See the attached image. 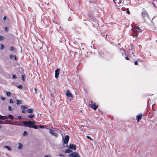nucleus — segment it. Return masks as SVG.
<instances>
[{
    "label": "nucleus",
    "mask_w": 157,
    "mask_h": 157,
    "mask_svg": "<svg viewBox=\"0 0 157 157\" xmlns=\"http://www.w3.org/2000/svg\"><path fill=\"white\" fill-rule=\"evenodd\" d=\"M6 94L7 96L10 97L11 95V93L9 92H7L6 93Z\"/></svg>",
    "instance_id": "obj_21"
},
{
    "label": "nucleus",
    "mask_w": 157,
    "mask_h": 157,
    "mask_svg": "<svg viewBox=\"0 0 157 157\" xmlns=\"http://www.w3.org/2000/svg\"><path fill=\"white\" fill-rule=\"evenodd\" d=\"M24 124V126L25 127H28L30 128H33L37 129L38 127L41 128H44V127L43 125H39L37 126L35 125H32L31 123V121H24L22 122Z\"/></svg>",
    "instance_id": "obj_1"
},
{
    "label": "nucleus",
    "mask_w": 157,
    "mask_h": 157,
    "mask_svg": "<svg viewBox=\"0 0 157 157\" xmlns=\"http://www.w3.org/2000/svg\"><path fill=\"white\" fill-rule=\"evenodd\" d=\"M134 64L135 65H137L138 64V62H137V61H135V63H134Z\"/></svg>",
    "instance_id": "obj_40"
},
{
    "label": "nucleus",
    "mask_w": 157,
    "mask_h": 157,
    "mask_svg": "<svg viewBox=\"0 0 157 157\" xmlns=\"http://www.w3.org/2000/svg\"><path fill=\"white\" fill-rule=\"evenodd\" d=\"M8 119L7 117L5 116H2V120H7Z\"/></svg>",
    "instance_id": "obj_16"
},
{
    "label": "nucleus",
    "mask_w": 157,
    "mask_h": 157,
    "mask_svg": "<svg viewBox=\"0 0 157 157\" xmlns=\"http://www.w3.org/2000/svg\"><path fill=\"white\" fill-rule=\"evenodd\" d=\"M21 108L22 109H25V106L24 105H22L21 107Z\"/></svg>",
    "instance_id": "obj_32"
},
{
    "label": "nucleus",
    "mask_w": 157,
    "mask_h": 157,
    "mask_svg": "<svg viewBox=\"0 0 157 157\" xmlns=\"http://www.w3.org/2000/svg\"><path fill=\"white\" fill-rule=\"evenodd\" d=\"M142 15L143 18L144 19V21H145L146 18H148L147 13L145 10H143L142 12Z\"/></svg>",
    "instance_id": "obj_4"
},
{
    "label": "nucleus",
    "mask_w": 157,
    "mask_h": 157,
    "mask_svg": "<svg viewBox=\"0 0 157 157\" xmlns=\"http://www.w3.org/2000/svg\"><path fill=\"white\" fill-rule=\"evenodd\" d=\"M4 148H6L9 151H10L11 150V149L10 147L8 146H5L4 147Z\"/></svg>",
    "instance_id": "obj_14"
},
{
    "label": "nucleus",
    "mask_w": 157,
    "mask_h": 157,
    "mask_svg": "<svg viewBox=\"0 0 157 157\" xmlns=\"http://www.w3.org/2000/svg\"><path fill=\"white\" fill-rule=\"evenodd\" d=\"M13 109V108L10 106H8V110L10 111H12Z\"/></svg>",
    "instance_id": "obj_24"
},
{
    "label": "nucleus",
    "mask_w": 157,
    "mask_h": 157,
    "mask_svg": "<svg viewBox=\"0 0 157 157\" xmlns=\"http://www.w3.org/2000/svg\"><path fill=\"white\" fill-rule=\"evenodd\" d=\"M14 56L13 55H10V58L11 59H13V57H14Z\"/></svg>",
    "instance_id": "obj_31"
},
{
    "label": "nucleus",
    "mask_w": 157,
    "mask_h": 157,
    "mask_svg": "<svg viewBox=\"0 0 157 157\" xmlns=\"http://www.w3.org/2000/svg\"><path fill=\"white\" fill-rule=\"evenodd\" d=\"M21 112L22 113H25L26 112V111L24 110V109H23L22 111H21Z\"/></svg>",
    "instance_id": "obj_36"
},
{
    "label": "nucleus",
    "mask_w": 157,
    "mask_h": 157,
    "mask_svg": "<svg viewBox=\"0 0 157 157\" xmlns=\"http://www.w3.org/2000/svg\"><path fill=\"white\" fill-rule=\"evenodd\" d=\"M0 98H5L3 97H1Z\"/></svg>",
    "instance_id": "obj_51"
},
{
    "label": "nucleus",
    "mask_w": 157,
    "mask_h": 157,
    "mask_svg": "<svg viewBox=\"0 0 157 157\" xmlns=\"http://www.w3.org/2000/svg\"><path fill=\"white\" fill-rule=\"evenodd\" d=\"M14 50V47H13V46H11V48H10V50L12 51H13Z\"/></svg>",
    "instance_id": "obj_26"
},
{
    "label": "nucleus",
    "mask_w": 157,
    "mask_h": 157,
    "mask_svg": "<svg viewBox=\"0 0 157 157\" xmlns=\"http://www.w3.org/2000/svg\"><path fill=\"white\" fill-rule=\"evenodd\" d=\"M60 155V156H63V157H64V155H62V154H60V155Z\"/></svg>",
    "instance_id": "obj_47"
},
{
    "label": "nucleus",
    "mask_w": 157,
    "mask_h": 157,
    "mask_svg": "<svg viewBox=\"0 0 157 157\" xmlns=\"http://www.w3.org/2000/svg\"><path fill=\"white\" fill-rule=\"evenodd\" d=\"M18 118L19 119H21V116H18Z\"/></svg>",
    "instance_id": "obj_44"
},
{
    "label": "nucleus",
    "mask_w": 157,
    "mask_h": 157,
    "mask_svg": "<svg viewBox=\"0 0 157 157\" xmlns=\"http://www.w3.org/2000/svg\"><path fill=\"white\" fill-rule=\"evenodd\" d=\"M9 124H12V125H21L19 124H15L14 123H8Z\"/></svg>",
    "instance_id": "obj_28"
},
{
    "label": "nucleus",
    "mask_w": 157,
    "mask_h": 157,
    "mask_svg": "<svg viewBox=\"0 0 157 157\" xmlns=\"http://www.w3.org/2000/svg\"><path fill=\"white\" fill-rule=\"evenodd\" d=\"M72 151L71 150V149L69 148L67 149L65 151V153H70L71 152H72Z\"/></svg>",
    "instance_id": "obj_12"
},
{
    "label": "nucleus",
    "mask_w": 157,
    "mask_h": 157,
    "mask_svg": "<svg viewBox=\"0 0 157 157\" xmlns=\"http://www.w3.org/2000/svg\"><path fill=\"white\" fill-rule=\"evenodd\" d=\"M7 27H5V30L6 31H8V30H7Z\"/></svg>",
    "instance_id": "obj_42"
},
{
    "label": "nucleus",
    "mask_w": 157,
    "mask_h": 157,
    "mask_svg": "<svg viewBox=\"0 0 157 157\" xmlns=\"http://www.w3.org/2000/svg\"><path fill=\"white\" fill-rule=\"evenodd\" d=\"M14 59L15 60H17V57H16V56H15V55L14 56Z\"/></svg>",
    "instance_id": "obj_35"
},
{
    "label": "nucleus",
    "mask_w": 157,
    "mask_h": 157,
    "mask_svg": "<svg viewBox=\"0 0 157 157\" xmlns=\"http://www.w3.org/2000/svg\"><path fill=\"white\" fill-rule=\"evenodd\" d=\"M1 127H2V126H0V128H1Z\"/></svg>",
    "instance_id": "obj_53"
},
{
    "label": "nucleus",
    "mask_w": 157,
    "mask_h": 157,
    "mask_svg": "<svg viewBox=\"0 0 157 157\" xmlns=\"http://www.w3.org/2000/svg\"><path fill=\"white\" fill-rule=\"evenodd\" d=\"M69 140V136L68 135H67L65 136V138L63 140V143H64V144H67L68 143V141Z\"/></svg>",
    "instance_id": "obj_8"
},
{
    "label": "nucleus",
    "mask_w": 157,
    "mask_h": 157,
    "mask_svg": "<svg viewBox=\"0 0 157 157\" xmlns=\"http://www.w3.org/2000/svg\"><path fill=\"white\" fill-rule=\"evenodd\" d=\"M68 147L69 148L74 150V151H75L76 149V145L74 144H70Z\"/></svg>",
    "instance_id": "obj_6"
},
{
    "label": "nucleus",
    "mask_w": 157,
    "mask_h": 157,
    "mask_svg": "<svg viewBox=\"0 0 157 157\" xmlns=\"http://www.w3.org/2000/svg\"><path fill=\"white\" fill-rule=\"evenodd\" d=\"M1 47L0 48L1 50H2L4 48V46L2 44H0Z\"/></svg>",
    "instance_id": "obj_25"
},
{
    "label": "nucleus",
    "mask_w": 157,
    "mask_h": 157,
    "mask_svg": "<svg viewBox=\"0 0 157 157\" xmlns=\"http://www.w3.org/2000/svg\"><path fill=\"white\" fill-rule=\"evenodd\" d=\"M27 112L29 113H32L33 112V110L32 109H29L27 110Z\"/></svg>",
    "instance_id": "obj_13"
},
{
    "label": "nucleus",
    "mask_w": 157,
    "mask_h": 157,
    "mask_svg": "<svg viewBox=\"0 0 157 157\" xmlns=\"http://www.w3.org/2000/svg\"><path fill=\"white\" fill-rule=\"evenodd\" d=\"M17 78V77L15 75H12V78Z\"/></svg>",
    "instance_id": "obj_27"
},
{
    "label": "nucleus",
    "mask_w": 157,
    "mask_h": 157,
    "mask_svg": "<svg viewBox=\"0 0 157 157\" xmlns=\"http://www.w3.org/2000/svg\"><path fill=\"white\" fill-rule=\"evenodd\" d=\"M60 71V69L59 68L57 69L55 71V77L56 78H58L59 75Z\"/></svg>",
    "instance_id": "obj_7"
},
{
    "label": "nucleus",
    "mask_w": 157,
    "mask_h": 157,
    "mask_svg": "<svg viewBox=\"0 0 157 157\" xmlns=\"http://www.w3.org/2000/svg\"><path fill=\"white\" fill-rule=\"evenodd\" d=\"M127 13L128 14H130V11L128 10H128H127Z\"/></svg>",
    "instance_id": "obj_38"
},
{
    "label": "nucleus",
    "mask_w": 157,
    "mask_h": 157,
    "mask_svg": "<svg viewBox=\"0 0 157 157\" xmlns=\"http://www.w3.org/2000/svg\"><path fill=\"white\" fill-rule=\"evenodd\" d=\"M9 118L10 119L13 120L14 119L13 117L11 115L9 114L8 115Z\"/></svg>",
    "instance_id": "obj_17"
},
{
    "label": "nucleus",
    "mask_w": 157,
    "mask_h": 157,
    "mask_svg": "<svg viewBox=\"0 0 157 157\" xmlns=\"http://www.w3.org/2000/svg\"><path fill=\"white\" fill-rule=\"evenodd\" d=\"M4 39V37L2 36H0V41L3 40Z\"/></svg>",
    "instance_id": "obj_22"
},
{
    "label": "nucleus",
    "mask_w": 157,
    "mask_h": 157,
    "mask_svg": "<svg viewBox=\"0 0 157 157\" xmlns=\"http://www.w3.org/2000/svg\"><path fill=\"white\" fill-rule=\"evenodd\" d=\"M0 120H2V116L0 115Z\"/></svg>",
    "instance_id": "obj_46"
},
{
    "label": "nucleus",
    "mask_w": 157,
    "mask_h": 157,
    "mask_svg": "<svg viewBox=\"0 0 157 157\" xmlns=\"http://www.w3.org/2000/svg\"><path fill=\"white\" fill-rule=\"evenodd\" d=\"M86 137L89 139H90L91 140H93L89 136H86Z\"/></svg>",
    "instance_id": "obj_34"
},
{
    "label": "nucleus",
    "mask_w": 157,
    "mask_h": 157,
    "mask_svg": "<svg viewBox=\"0 0 157 157\" xmlns=\"http://www.w3.org/2000/svg\"><path fill=\"white\" fill-rule=\"evenodd\" d=\"M125 59H126V60H128L129 59V58H128V57L127 56V57H125Z\"/></svg>",
    "instance_id": "obj_41"
},
{
    "label": "nucleus",
    "mask_w": 157,
    "mask_h": 157,
    "mask_svg": "<svg viewBox=\"0 0 157 157\" xmlns=\"http://www.w3.org/2000/svg\"><path fill=\"white\" fill-rule=\"evenodd\" d=\"M25 78V75H22L21 76L22 79L23 81H24Z\"/></svg>",
    "instance_id": "obj_20"
},
{
    "label": "nucleus",
    "mask_w": 157,
    "mask_h": 157,
    "mask_svg": "<svg viewBox=\"0 0 157 157\" xmlns=\"http://www.w3.org/2000/svg\"><path fill=\"white\" fill-rule=\"evenodd\" d=\"M6 19V16H5L3 17V20L4 21Z\"/></svg>",
    "instance_id": "obj_43"
},
{
    "label": "nucleus",
    "mask_w": 157,
    "mask_h": 157,
    "mask_svg": "<svg viewBox=\"0 0 157 157\" xmlns=\"http://www.w3.org/2000/svg\"><path fill=\"white\" fill-rule=\"evenodd\" d=\"M23 136L27 135H28L27 132L26 131H24L22 134Z\"/></svg>",
    "instance_id": "obj_23"
},
{
    "label": "nucleus",
    "mask_w": 157,
    "mask_h": 157,
    "mask_svg": "<svg viewBox=\"0 0 157 157\" xmlns=\"http://www.w3.org/2000/svg\"><path fill=\"white\" fill-rule=\"evenodd\" d=\"M22 144L21 143H19L18 147V148L19 149H21L22 148Z\"/></svg>",
    "instance_id": "obj_19"
},
{
    "label": "nucleus",
    "mask_w": 157,
    "mask_h": 157,
    "mask_svg": "<svg viewBox=\"0 0 157 157\" xmlns=\"http://www.w3.org/2000/svg\"><path fill=\"white\" fill-rule=\"evenodd\" d=\"M142 116V114H139L138 115L136 116V119L137 120V122H138L141 119Z\"/></svg>",
    "instance_id": "obj_11"
},
{
    "label": "nucleus",
    "mask_w": 157,
    "mask_h": 157,
    "mask_svg": "<svg viewBox=\"0 0 157 157\" xmlns=\"http://www.w3.org/2000/svg\"><path fill=\"white\" fill-rule=\"evenodd\" d=\"M3 101H4L5 99H1Z\"/></svg>",
    "instance_id": "obj_50"
},
{
    "label": "nucleus",
    "mask_w": 157,
    "mask_h": 157,
    "mask_svg": "<svg viewBox=\"0 0 157 157\" xmlns=\"http://www.w3.org/2000/svg\"><path fill=\"white\" fill-rule=\"evenodd\" d=\"M150 101V99H149V100L148 102H149V101Z\"/></svg>",
    "instance_id": "obj_55"
},
{
    "label": "nucleus",
    "mask_w": 157,
    "mask_h": 157,
    "mask_svg": "<svg viewBox=\"0 0 157 157\" xmlns=\"http://www.w3.org/2000/svg\"><path fill=\"white\" fill-rule=\"evenodd\" d=\"M47 129H48L49 130V133L51 134L54 135L55 136H57V134L55 133L53 130H52L51 129L48 128H47Z\"/></svg>",
    "instance_id": "obj_10"
},
{
    "label": "nucleus",
    "mask_w": 157,
    "mask_h": 157,
    "mask_svg": "<svg viewBox=\"0 0 157 157\" xmlns=\"http://www.w3.org/2000/svg\"><path fill=\"white\" fill-rule=\"evenodd\" d=\"M44 157H51V156L49 155H45L44 156Z\"/></svg>",
    "instance_id": "obj_39"
},
{
    "label": "nucleus",
    "mask_w": 157,
    "mask_h": 157,
    "mask_svg": "<svg viewBox=\"0 0 157 157\" xmlns=\"http://www.w3.org/2000/svg\"><path fill=\"white\" fill-rule=\"evenodd\" d=\"M69 156L70 157H80L78 153L76 152H72Z\"/></svg>",
    "instance_id": "obj_5"
},
{
    "label": "nucleus",
    "mask_w": 157,
    "mask_h": 157,
    "mask_svg": "<svg viewBox=\"0 0 157 157\" xmlns=\"http://www.w3.org/2000/svg\"><path fill=\"white\" fill-rule=\"evenodd\" d=\"M35 122H36L35 121H33V122L31 121V123L32 125H34V124H35Z\"/></svg>",
    "instance_id": "obj_37"
},
{
    "label": "nucleus",
    "mask_w": 157,
    "mask_h": 157,
    "mask_svg": "<svg viewBox=\"0 0 157 157\" xmlns=\"http://www.w3.org/2000/svg\"><path fill=\"white\" fill-rule=\"evenodd\" d=\"M89 106L94 110H96L98 105L96 103L92 100H90L88 102Z\"/></svg>",
    "instance_id": "obj_2"
},
{
    "label": "nucleus",
    "mask_w": 157,
    "mask_h": 157,
    "mask_svg": "<svg viewBox=\"0 0 157 157\" xmlns=\"http://www.w3.org/2000/svg\"><path fill=\"white\" fill-rule=\"evenodd\" d=\"M66 94L67 97L73 98L72 94L69 90H67L66 91Z\"/></svg>",
    "instance_id": "obj_9"
},
{
    "label": "nucleus",
    "mask_w": 157,
    "mask_h": 157,
    "mask_svg": "<svg viewBox=\"0 0 157 157\" xmlns=\"http://www.w3.org/2000/svg\"><path fill=\"white\" fill-rule=\"evenodd\" d=\"M34 90H35V93H36V88H34Z\"/></svg>",
    "instance_id": "obj_45"
},
{
    "label": "nucleus",
    "mask_w": 157,
    "mask_h": 157,
    "mask_svg": "<svg viewBox=\"0 0 157 157\" xmlns=\"http://www.w3.org/2000/svg\"><path fill=\"white\" fill-rule=\"evenodd\" d=\"M28 108V107L27 106H25V109H26Z\"/></svg>",
    "instance_id": "obj_48"
},
{
    "label": "nucleus",
    "mask_w": 157,
    "mask_h": 157,
    "mask_svg": "<svg viewBox=\"0 0 157 157\" xmlns=\"http://www.w3.org/2000/svg\"><path fill=\"white\" fill-rule=\"evenodd\" d=\"M132 30L135 33L136 32L140 33L141 32L140 28L138 26H133L132 27Z\"/></svg>",
    "instance_id": "obj_3"
},
{
    "label": "nucleus",
    "mask_w": 157,
    "mask_h": 157,
    "mask_svg": "<svg viewBox=\"0 0 157 157\" xmlns=\"http://www.w3.org/2000/svg\"><path fill=\"white\" fill-rule=\"evenodd\" d=\"M113 0L114 2H115V1H114V0Z\"/></svg>",
    "instance_id": "obj_56"
},
{
    "label": "nucleus",
    "mask_w": 157,
    "mask_h": 157,
    "mask_svg": "<svg viewBox=\"0 0 157 157\" xmlns=\"http://www.w3.org/2000/svg\"><path fill=\"white\" fill-rule=\"evenodd\" d=\"M9 102L10 103H13V101L12 99H10Z\"/></svg>",
    "instance_id": "obj_33"
},
{
    "label": "nucleus",
    "mask_w": 157,
    "mask_h": 157,
    "mask_svg": "<svg viewBox=\"0 0 157 157\" xmlns=\"http://www.w3.org/2000/svg\"><path fill=\"white\" fill-rule=\"evenodd\" d=\"M107 34H106V35H105V37H106V36H107Z\"/></svg>",
    "instance_id": "obj_52"
},
{
    "label": "nucleus",
    "mask_w": 157,
    "mask_h": 157,
    "mask_svg": "<svg viewBox=\"0 0 157 157\" xmlns=\"http://www.w3.org/2000/svg\"><path fill=\"white\" fill-rule=\"evenodd\" d=\"M54 101H55L54 100H53V102H54Z\"/></svg>",
    "instance_id": "obj_54"
},
{
    "label": "nucleus",
    "mask_w": 157,
    "mask_h": 157,
    "mask_svg": "<svg viewBox=\"0 0 157 157\" xmlns=\"http://www.w3.org/2000/svg\"><path fill=\"white\" fill-rule=\"evenodd\" d=\"M22 103V101L21 100H17L16 104L17 105H19Z\"/></svg>",
    "instance_id": "obj_15"
},
{
    "label": "nucleus",
    "mask_w": 157,
    "mask_h": 157,
    "mask_svg": "<svg viewBox=\"0 0 157 157\" xmlns=\"http://www.w3.org/2000/svg\"><path fill=\"white\" fill-rule=\"evenodd\" d=\"M17 87L19 89H22V86L21 85H19L17 86Z\"/></svg>",
    "instance_id": "obj_29"
},
{
    "label": "nucleus",
    "mask_w": 157,
    "mask_h": 157,
    "mask_svg": "<svg viewBox=\"0 0 157 157\" xmlns=\"http://www.w3.org/2000/svg\"><path fill=\"white\" fill-rule=\"evenodd\" d=\"M132 36L134 37H136L137 36V34H132Z\"/></svg>",
    "instance_id": "obj_30"
},
{
    "label": "nucleus",
    "mask_w": 157,
    "mask_h": 157,
    "mask_svg": "<svg viewBox=\"0 0 157 157\" xmlns=\"http://www.w3.org/2000/svg\"><path fill=\"white\" fill-rule=\"evenodd\" d=\"M34 117V115L33 114H30L28 116V117L30 118H33Z\"/></svg>",
    "instance_id": "obj_18"
},
{
    "label": "nucleus",
    "mask_w": 157,
    "mask_h": 157,
    "mask_svg": "<svg viewBox=\"0 0 157 157\" xmlns=\"http://www.w3.org/2000/svg\"><path fill=\"white\" fill-rule=\"evenodd\" d=\"M2 121H0V124H2Z\"/></svg>",
    "instance_id": "obj_49"
}]
</instances>
